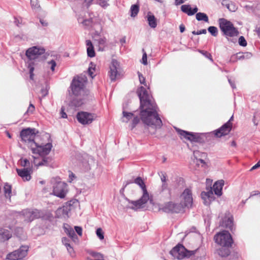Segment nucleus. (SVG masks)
I'll return each instance as SVG.
<instances>
[{
  "label": "nucleus",
  "instance_id": "nucleus-47",
  "mask_svg": "<svg viewBox=\"0 0 260 260\" xmlns=\"http://www.w3.org/2000/svg\"><path fill=\"white\" fill-rule=\"evenodd\" d=\"M48 63L50 66L51 71H54L55 67L56 66V62L54 60L52 59L51 60L48 61Z\"/></svg>",
  "mask_w": 260,
  "mask_h": 260
},
{
  "label": "nucleus",
  "instance_id": "nucleus-44",
  "mask_svg": "<svg viewBox=\"0 0 260 260\" xmlns=\"http://www.w3.org/2000/svg\"><path fill=\"white\" fill-rule=\"evenodd\" d=\"M138 77H139V79L140 83L142 84H143L144 85H146L145 78L143 76V75L139 72H138Z\"/></svg>",
  "mask_w": 260,
  "mask_h": 260
},
{
  "label": "nucleus",
  "instance_id": "nucleus-39",
  "mask_svg": "<svg viewBox=\"0 0 260 260\" xmlns=\"http://www.w3.org/2000/svg\"><path fill=\"white\" fill-rule=\"evenodd\" d=\"M35 110V107L34 105L32 104H30L25 114H26L28 115L32 114L34 113Z\"/></svg>",
  "mask_w": 260,
  "mask_h": 260
},
{
  "label": "nucleus",
  "instance_id": "nucleus-26",
  "mask_svg": "<svg viewBox=\"0 0 260 260\" xmlns=\"http://www.w3.org/2000/svg\"><path fill=\"white\" fill-rule=\"evenodd\" d=\"M222 5L225 6L230 11L235 12L237 9V5L228 0H223Z\"/></svg>",
  "mask_w": 260,
  "mask_h": 260
},
{
  "label": "nucleus",
  "instance_id": "nucleus-3",
  "mask_svg": "<svg viewBox=\"0 0 260 260\" xmlns=\"http://www.w3.org/2000/svg\"><path fill=\"white\" fill-rule=\"evenodd\" d=\"M21 217L28 222H31L36 219L41 218L44 219H48L51 216V213L45 210H39L36 209H26L23 210L21 213H18L17 215Z\"/></svg>",
  "mask_w": 260,
  "mask_h": 260
},
{
  "label": "nucleus",
  "instance_id": "nucleus-6",
  "mask_svg": "<svg viewBox=\"0 0 260 260\" xmlns=\"http://www.w3.org/2000/svg\"><path fill=\"white\" fill-rule=\"evenodd\" d=\"M45 50L42 47H39L37 46H34L28 48L26 51V55L27 57L30 60L28 63V68L29 69V73L30 75V79H34V63L31 60L37 58L40 55L44 54Z\"/></svg>",
  "mask_w": 260,
  "mask_h": 260
},
{
  "label": "nucleus",
  "instance_id": "nucleus-43",
  "mask_svg": "<svg viewBox=\"0 0 260 260\" xmlns=\"http://www.w3.org/2000/svg\"><path fill=\"white\" fill-rule=\"evenodd\" d=\"M239 44L240 46L245 47L247 45V42L243 36L240 37L238 40Z\"/></svg>",
  "mask_w": 260,
  "mask_h": 260
},
{
  "label": "nucleus",
  "instance_id": "nucleus-16",
  "mask_svg": "<svg viewBox=\"0 0 260 260\" xmlns=\"http://www.w3.org/2000/svg\"><path fill=\"white\" fill-rule=\"evenodd\" d=\"M71 202H67L62 207L59 208L56 211V216L58 218H67L69 217V214L71 210Z\"/></svg>",
  "mask_w": 260,
  "mask_h": 260
},
{
  "label": "nucleus",
  "instance_id": "nucleus-33",
  "mask_svg": "<svg viewBox=\"0 0 260 260\" xmlns=\"http://www.w3.org/2000/svg\"><path fill=\"white\" fill-rule=\"evenodd\" d=\"M123 116L126 119V120L123 119V121L125 122H128V121L132 118L134 116L133 113L131 112H127L125 111H123Z\"/></svg>",
  "mask_w": 260,
  "mask_h": 260
},
{
  "label": "nucleus",
  "instance_id": "nucleus-37",
  "mask_svg": "<svg viewBox=\"0 0 260 260\" xmlns=\"http://www.w3.org/2000/svg\"><path fill=\"white\" fill-rule=\"evenodd\" d=\"M199 52L202 54L205 57H206V58H208L209 59H210L211 61H213V60L212 59V55L211 54L209 53L208 52H207V51H205V50H199Z\"/></svg>",
  "mask_w": 260,
  "mask_h": 260
},
{
  "label": "nucleus",
  "instance_id": "nucleus-49",
  "mask_svg": "<svg viewBox=\"0 0 260 260\" xmlns=\"http://www.w3.org/2000/svg\"><path fill=\"white\" fill-rule=\"evenodd\" d=\"M20 163L22 166L26 167L28 166V165H29V162L27 159L25 158L24 159H20Z\"/></svg>",
  "mask_w": 260,
  "mask_h": 260
},
{
  "label": "nucleus",
  "instance_id": "nucleus-22",
  "mask_svg": "<svg viewBox=\"0 0 260 260\" xmlns=\"http://www.w3.org/2000/svg\"><path fill=\"white\" fill-rule=\"evenodd\" d=\"M221 225L223 226H225L226 228H229L230 230H232L233 225V218L232 216H230L229 214L228 216H225L222 219Z\"/></svg>",
  "mask_w": 260,
  "mask_h": 260
},
{
  "label": "nucleus",
  "instance_id": "nucleus-45",
  "mask_svg": "<svg viewBox=\"0 0 260 260\" xmlns=\"http://www.w3.org/2000/svg\"><path fill=\"white\" fill-rule=\"evenodd\" d=\"M159 175L160 177V180L162 183L167 182V175L165 172H161L159 173Z\"/></svg>",
  "mask_w": 260,
  "mask_h": 260
},
{
  "label": "nucleus",
  "instance_id": "nucleus-58",
  "mask_svg": "<svg viewBox=\"0 0 260 260\" xmlns=\"http://www.w3.org/2000/svg\"><path fill=\"white\" fill-rule=\"evenodd\" d=\"M40 23H41V24L42 25V26H46L48 24V23L45 20H44L43 19H40Z\"/></svg>",
  "mask_w": 260,
  "mask_h": 260
},
{
  "label": "nucleus",
  "instance_id": "nucleus-41",
  "mask_svg": "<svg viewBox=\"0 0 260 260\" xmlns=\"http://www.w3.org/2000/svg\"><path fill=\"white\" fill-rule=\"evenodd\" d=\"M78 20L79 22L82 23L84 25H89L91 23V20L90 19H82L81 18H78Z\"/></svg>",
  "mask_w": 260,
  "mask_h": 260
},
{
  "label": "nucleus",
  "instance_id": "nucleus-55",
  "mask_svg": "<svg viewBox=\"0 0 260 260\" xmlns=\"http://www.w3.org/2000/svg\"><path fill=\"white\" fill-rule=\"evenodd\" d=\"M186 0H175V4L176 6L180 5L185 2Z\"/></svg>",
  "mask_w": 260,
  "mask_h": 260
},
{
  "label": "nucleus",
  "instance_id": "nucleus-31",
  "mask_svg": "<svg viewBox=\"0 0 260 260\" xmlns=\"http://www.w3.org/2000/svg\"><path fill=\"white\" fill-rule=\"evenodd\" d=\"M98 44L99 46V50L103 51L107 46V39L106 38H101L98 40Z\"/></svg>",
  "mask_w": 260,
  "mask_h": 260
},
{
  "label": "nucleus",
  "instance_id": "nucleus-5",
  "mask_svg": "<svg viewBox=\"0 0 260 260\" xmlns=\"http://www.w3.org/2000/svg\"><path fill=\"white\" fill-rule=\"evenodd\" d=\"M224 181L219 180L217 181L213 185V187L211 188L207 191H203L201 193V198L204 201V204L208 205L214 200V196L212 191L217 196H220L222 194V190L224 185Z\"/></svg>",
  "mask_w": 260,
  "mask_h": 260
},
{
  "label": "nucleus",
  "instance_id": "nucleus-40",
  "mask_svg": "<svg viewBox=\"0 0 260 260\" xmlns=\"http://www.w3.org/2000/svg\"><path fill=\"white\" fill-rule=\"evenodd\" d=\"M96 234L100 240L104 238V232L101 228H98L96 231Z\"/></svg>",
  "mask_w": 260,
  "mask_h": 260
},
{
  "label": "nucleus",
  "instance_id": "nucleus-50",
  "mask_svg": "<svg viewBox=\"0 0 260 260\" xmlns=\"http://www.w3.org/2000/svg\"><path fill=\"white\" fill-rule=\"evenodd\" d=\"M168 183L167 182L162 183L160 190V193H161L164 190L168 189Z\"/></svg>",
  "mask_w": 260,
  "mask_h": 260
},
{
  "label": "nucleus",
  "instance_id": "nucleus-56",
  "mask_svg": "<svg viewBox=\"0 0 260 260\" xmlns=\"http://www.w3.org/2000/svg\"><path fill=\"white\" fill-rule=\"evenodd\" d=\"M61 117L63 118H67V114L64 112V110L63 108H61V111L60 112Z\"/></svg>",
  "mask_w": 260,
  "mask_h": 260
},
{
  "label": "nucleus",
  "instance_id": "nucleus-38",
  "mask_svg": "<svg viewBox=\"0 0 260 260\" xmlns=\"http://www.w3.org/2000/svg\"><path fill=\"white\" fill-rule=\"evenodd\" d=\"M6 259L8 260H16V250L8 254Z\"/></svg>",
  "mask_w": 260,
  "mask_h": 260
},
{
  "label": "nucleus",
  "instance_id": "nucleus-14",
  "mask_svg": "<svg viewBox=\"0 0 260 260\" xmlns=\"http://www.w3.org/2000/svg\"><path fill=\"white\" fill-rule=\"evenodd\" d=\"M108 76L112 81H115L120 75V63L116 59H112L109 67Z\"/></svg>",
  "mask_w": 260,
  "mask_h": 260
},
{
  "label": "nucleus",
  "instance_id": "nucleus-35",
  "mask_svg": "<svg viewBox=\"0 0 260 260\" xmlns=\"http://www.w3.org/2000/svg\"><path fill=\"white\" fill-rule=\"evenodd\" d=\"M93 0H91L90 2L88 3V6H90L91 4V2ZM98 4L103 8H106L107 7L109 4H108V2L106 0H97Z\"/></svg>",
  "mask_w": 260,
  "mask_h": 260
},
{
  "label": "nucleus",
  "instance_id": "nucleus-7",
  "mask_svg": "<svg viewBox=\"0 0 260 260\" xmlns=\"http://www.w3.org/2000/svg\"><path fill=\"white\" fill-rule=\"evenodd\" d=\"M87 79L85 75H81L75 77L72 80L71 88L72 93L75 95L80 94L85 87Z\"/></svg>",
  "mask_w": 260,
  "mask_h": 260
},
{
  "label": "nucleus",
  "instance_id": "nucleus-2",
  "mask_svg": "<svg viewBox=\"0 0 260 260\" xmlns=\"http://www.w3.org/2000/svg\"><path fill=\"white\" fill-rule=\"evenodd\" d=\"M22 141L29 148L33 154H38L42 157L41 161H38V158L34 157V164L37 166L46 165L47 160L43 157L50 152L52 144L51 142L46 144L40 143V137L35 134V129L27 128L22 130L20 133Z\"/></svg>",
  "mask_w": 260,
  "mask_h": 260
},
{
  "label": "nucleus",
  "instance_id": "nucleus-9",
  "mask_svg": "<svg viewBox=\"0 0 260 260\" xmlns=\"http://www.w3.org/2000/svg\"><path fill=\"white\" fill-rule=\"evenodd\" d=\"M196 252L197 250H188L182 245L178 244L171 250L170 253L174 257L182 259L194 255Z\"/></svg>",
  "mask_w": 260,
  "mask_h": 260
},
{
  "label": "nucleus",
  "instance_id": "nucleus-1",
  "mask_svg": "<svg viewBox=\"0 0 260 260\" xmlns=\"http://www.w3.org/2000/svg\"><path fill=\"white\" fill-rule=\"evenodd\" d=\"M140 101V117L142 122L148 125L160 128L162 121L158 114V108L152 100V97L144 87H140L137 91Z\"/></svg>",
  "mask_w": 260,
  "mask_h": 260
},
{
  "label": "nucleus",
  "instance_id": "nucleus-24",
  "mask_svg": "<svg viewBox=\"0 0 260 260\" xmlns=\"http://www.w3.org/2000/svg\"><path fill=\"white\" fill-rule=\"evenodd\" d=\"M86 45L87 47V53L88 56L93 57L95 56V53L94 50V47L92 43L90 40L86 41Z\"/></svg>",
  "mask_w": 260,
  "mask_h": 260
},
{
  "label": "nucleus",
  "instance_id": "nucleus-27",
  "mask_svg": "<svg viewBox=\"0 0 260 260\" xmlns=\"http://www.w3.org/2000/svg\"><path fill=\"white\" fill-rule=\"evenodd\" d=\"M231 247V246H221V247L217 250L218 254L222 257L228 256L230 253V248Z\"/></svg>",
  "mask_w": 260,
  "mask_h": 260
},
{
  "label": "nucleus",
  "instance_id": "nucleus-12",
  "mask_svg": "<svg viewBox=\"0 0 260 260\" xmlns=\"http://www.w3.org/2000/svg\"><path fill=\"white\" fill-rule=\"evenodd\" d=\"M97 117L96 114L85 111L78 112L76 115L78 121L83 125L91 123Z\"/></svg>",
  "mask_w": 260,
  "mask_h": 260
},
{
  "label": "nucleus",
  "instance_id": "nucleus-21",
  "mask_svg": "<svg viewBox=\"0 0 260 260\" xmlns=\"http://www.w3.org/2000/svg\"><path fill=\"white\" fill-rule=\"evenodd\" d=\"M181 10L183 13L187 14L189 16L194 15L198 11V9L197 7L192 9L189 5H182L181 7Z\"/></svg>",
  "mask_w": 260,
  "mask_h": 260
},
{
  "label": "nucleus",
  "instance_id": "nucleus-29",
  "mask_svg": "<svg viewBox=\"0 0 260 260\" xmlns=\"http://www.w3.org/2000/svg\"><path fill=\"white\" fill-rule=\"evenodd\" d=\"M139 12V6L135 4L133 5L130 9L131 16L133 17H136Z\"/></svg>",
  "mask_w": 260,
  "mask_h": 260
},
{
  "label": "nucleus",
  "instance_id": "nucleus-19",
  "mask_svg": "<svg viewBox=\"0 0 260 260\" xmlns=\"http://www.w3.org/2000/svg\"><path fill=\"white\" fill-rule=\"evenodd\" d=\"M31 169L24 168L22 170L17 169V174L21 177L24 181H28L31 179Z\"/></svg>",
  "mask_w": 260,
  "mask_h": 260
},
{
  "label": "nucleus",
  "instance_id": "nucleus-63",
  "mask_svg": "<svg viewBox=\"0 0 260 260\" xmlns=\"http://www.w3.org/2000/svg\"><path fill=\"white\" fill-rule=\"evenodd\" d=\"M231 145L233 146H236V142L234 141H233L232 142Z\"/></svg>",
  "mask_w": 260,
  "mask_h": 260
},
{
  "label": "nucleus",
  "instance_id": "nucleus-17",
  "mask_svg": "<svg viewBox=\"0 0 260 260\" xmlns=\"http://www.w3.org/2000/svg\"><path fill=\"white\" fill-rule=\"evenodd\" d=\"M176 132L180 136L181 139H185L189 140L191 142H198L199 140V137L197 134H195L193 133L188 132L185 131L180 129L179 128H176Z\"/></svg>",
  "mask_w": 260,
  "mask_h": 260
},
{
  "label": "nucleus",
  "instance_id": "nucleus-48",
  "mask_svg": "<svg viewBox=\"0 0 260 260\" xmlns=\"http://www.w3.org/2000/svg\"><path fill=\"white\" fill-rule=\"evenodd\" d=\"M30 4L33 9H37L39 7V5L37 0H30Z\"/></svg>",
  "mask_w": 260,
  "mask_h": 260
},
{
  "label": "nucleus",
  "instance_id": "nucleus-36",
  "mask_svg": "<svg viewBox=\"0 0 260 260\" xmlns=\"http://www.w3.org/2000/svg\"><path fill=\"white\" fill-rule=\"evenodd\" d=\"M208 30L214 37H216L218 35V29L215 26H209Z\"/></svg>",
  "mask_w": 260,
  "mask_h": 260
},
{
  "label": "nucleus",
  "instance_id": "nucleus-51",
  "mask_svg": "<svg viewBox=\"0 0 260 260\" xmlns=\"http://www.w3.org/2000/svg\"><path fill=\"white\" fill-rule=\"evenodd\" d=\"M75 230L76 231V232H77V233L79 235V236H82V229L81 227L80 226H75Z\"/></svg>",
  "mask_w": 260,
  "mask_h": 260
},
{
  "label": "nucleus",
  "instance_id": "nucleus-4",
  "mask_svg": "<svg viewBox=\"0 0 260 260\" xmlns=\"http://www.w3.org/2000/svg\"><path fill=\"white\" fill-rule=\"evenodd\" d=\"M132 183H135L141 187L143 191V194L140 199L137 201H132L131 202V204L134 206L132 208L133 209L137 210L144 207V205H145L149 200V196L144 181L141 177H138L134 179V181H130L127 182L126 184Z\"/></svg>",
  "mask_w": 260,
  "mask_h": 260
},
{
  "label": "nucleus",
  "instance_id": "nucleus-62",
  "mask_svg": "<svg viewBox=\"0 0 260 260\" xmlns=\"http://www.w3.org/2000/svg\"><path fill=\"white\" fill-rule=\"evenodd\" d=\"M199 153V151H193V155L195 157H197V155Z\"/></svg>",
  "mask_w": 260,
  "mask_h": 260
},
{
  "label": "nucleus",
  "instance_id": "nucleus-53",
  "mask_svg": "<svg viewBox=\"0 0 260 260\" xmlns=\"http://www.w3.org/2000/svg\"><path fill=\"white\" fill-rule=\"evenodd\" d=\"M260 167V160H259L258 161V162L256 163V164H255L254 166H253L251 169V171H252V170H254L255 169H257L258 168H259Z\"/></svg>",
  "mask_w": 260,
  "mask_h": 260
},
{
  "label": "nucleus",
  "instance_id": "nucleus-60",
  "mask_svg": "<svg viewBox=\"0 0 260 260\" xmlns=\"http://www.w3.org/2000/svg\"><path fill=\"white\" fill-rule=\"evenodd\" d=\"M229 82L233 88H235L236 87L235 84L232 82L231 79H229Z\"/></svg>",
  "mask_w": 260,
  "mask_h": 260
},
{
  "label": "nucleus",
  "instance_id": "nucleus-34",
  "mask_svg": "<svg viewBox=\"0 0 260 260\" xmlns=\"http://www.w3.org/2000/svg\"><path fill=\"white\" fill-rule=\"evenodd\" d=\"M4 192L6 197L10 198L11 193V186L8 184H6L4 186Z\"/></svg>",
  "mask_w": 260,
  "mask_h": 260
},
{
  "label": "nucleus",
  "instance_id": "nucleus-57",
  "mask_svg": "<svg viewBox=\"0 0 260 260\" xmlns=\"http://www.w3.org/2000/svg\"><path fill=\"white\" fill-rule=\"evenodd\" d=\"M93 71H94V69H92L91 68H89L88 69V74L89 75L92 77L93 78Z\"/></svg>",
  "mask_w": 260,
  "mask_h": 260
},
{
  "label": "nucleus",
  "instance_id": "nucleus-54",
  "mask_svg": "<svg viewBox=\"0 0 260 260\" xmlns=\"http://www.w3.org/2000/svg\"><path fill=\"white\" fill-rule=\"evenodd\" d=\"M207 33V30L206 29H203L197 31L196 35H201V34H206Z\"/></svg>",
  "mask_w": 260,
  "mask_h": 260
},
{
  "label": "nucleus",
  "instance_id": "nucleus-32",
  "mask_svg": "<svg viewBox=\"0 0 260 260\" xmlns=\"http://www.w3.org/2000/svg\"><path fill=\"white\" fill-rule=\"evenodd\" d=\"M68 228L64 226L65 232L69 235V236L72 239H74L75 237H76V235L73 229L70 227L69 225Z\"/></svg>",
  "mask_w": 260,
  "mask_h": 260
},
{
  "label": "nucleus",
  "instance_id": "nucleus-18",
  "mask_svg": "<svg viewBox=\"0 0 260 260\" xmlns=\"http://www.w3.org/2000/svg\"><path fill=\"white\" fill-rule=\"evenodd\" d=\"M161 210L166 213H178L182 209L181 206L179 204H175L172 202H169L164 205Z\"/></svg>",
  "mask_w": 260,
  "mask_h": 260
},
{
  "label": "nucleus",
  "instance_id": "nucleus-20",
  "mask_svg": "<svg viewBox=\"0 0 260 260\" xmlns=\"http://www.w3.org/2000/svg\"><path fill=\"white\" fill-rule=\"evenodd\" d=\"M146 18L148 25L151 28H155L156 27L157 25L156 18L151 12L147 13Z\"/></svg>",
  "mask_w": 260,
  "mask_h": 260
},
{
  "label": "nucleus",
  "instance_id": "nucleus-42",
  "mask_svg": "<svg viewBox=\"0 0 260 260\" xmlns=\"http://www.w3.org/2000/svg\"><path fill=\"white\" fill-rule=\"evenodd\" d=\"M139 121H140V119L138 116L134 117L133 119L132 123L131 124V128L133 129L137 125V124L139 122Z\"/></svg>",
  "mask_w": 260,
  "mask_h": 260
},
{
  "label": "nucleus",
  "instance_id": "nucleus-15",
  "mask_svg": "<svg viewBox=\"0 0 260 260\" xmlns=\"http://www.w3.org/2000/svg\"><path fill=\"white\" fill-rule=\"evenodd\" d=\"M233 120V116H232L229 120L224 124L221 127L214 132V135L217 137L220 138L222 136L228 135L233 127L232 121Z\"/></svg>",
  "mask_w": 260,
  "mask_h": 260
},
{
  "label": "nucleus",
  "instance_id": "nucleus-61",
  "mask_svg": "<svg viewBox=\"0 0 260 260\" xmlns=\"http://www.w3.org/2000/svg\"><path fill=\"white\" fill-rule=\"evenodd\" d=\"M125 38H123L121 39H120V42L122 44H123V43H125Z\"/></svg>",
  "mask_w": 260,
  "mask_h": 260
},
{
  "label": "nucleus",
  "instance_id": "nucleus-11",
  "mask_svg": "<svg viewBox=\"0 0 260 260\" xmlns=\"http://www.w3.org/2000/svg\"><path fill=\"white\" fill-rule=\"evenodd\" d=\"M59 178L53 179L52 182L56 180V183L53 186V194L60 198H64L68 191L67 184L59 180Z\"/></svg>",
  "mask_w": 260,
  "mask_h": 260
},
{
  "label": "nucleus",
  "instance_id": "nucleus-23",
  "mask_svg": "<svg viewBox=\"0 0 260 260\" xmlns=\"http://www.w3.org/2000/svg\"><path fill=\"white\" fill-rule=\"evenodd\" d=\"M28 247L27 246H22L17 249V260L22 259L27 254Z\"/></svg>",
  "mask_w": 260,
  "mask_h": 260
},
{
  "label": "nucleus",
  "instance_id": "nucleus-13",
  "mask_svg": "<svg viewBox=\"0 0 260 260\" xmlns=\"http://www.w3.org/2000/svg\"><path fill=\"white\" fill-rule=\"evenodd\" d=\"M181 209L183 207H190L193 202L192 191L189 188H186L180 196Z\"/></svg>",
  "mask_w": 260,
  "mask_h": 260
},
{
  "label": "nucleus",
  "instance_id": "nucleus-8",
  "mask_svg": "<svg viewBox=\"0 0 260 260\" xmlns=\"http://www.w3.org/2000/svg\"><path fill=\"white\" fill-rule=\"evenodd\" d=\"M218 22L219 27L225 36L234 37L238 35V31L231 22L224 18H220Z\"/></svg>",
  "mask_w": 260,
  "mask_h": 260
},
{
  "label": "nucleus",
  "instance_id": "nucleus-59",
  "mask_svg": "<svg viewBox=\"0 0 260 260\" xmlns=\"http://www.w3.org/2000/svg\"><path fill=\"white\" fill-rule=\"evenodd\" d=\"M179 28H180V31L181 32H183L185 29V26L183 24H181L179 26Z\"/></svg>",
  "mask_w": 260,
  "mask_h": 260
},
{
  "label": "nucleus",
  "instance_id": "nucleus-46",
  "mask_svg": "<svg viewBox=\"0 0 260 260\" xmlns=\"http://www.w3.org/2000/svg\"><path fill=\"white\" fill-rule=\"evenodd\" d=\"M143 56H142V63L144 65H146V64H147V54L144 49H143Z\"/></svg>",
  "mask_w": 260,
  "mask_h": 260
},
{
  "label": "nucleus",
  "instance_id": "nucleus-25",
  "mask_svg": "<svg viewBox=\"0 0 260 260\" xmlns=\"http://www.w3.org/2000/svg\"><path fill=\"white\" fill-rule=\"evenodd\" d=\"M11 237L9 231L8 230L0 229V242L9 240Z\"/></svg>",
  "mask_w": 260,
  "mask_h": 260
},
{
  "label": "nucleus",
  "instance_id": "nucleus-64",
  "mask_svg": "<svg viewBox=\"0 0 260 260\" xmlns=\"http://www.w3.org/2000/svg\"><path fill=\"white\" fill-rule=\"evenodd\" d=\"M7 136H8L9 138H11V136L9 132H7Z\"/></svg>",
  "mask_w": 260,
  "mask_h": 260
},
{
  "label": "nucleus",
  "instance_id": "nucleus-10",
  "mask_svg": "<svg viewBox=\"0 0 260 260\" xmlns=\"http://www.w3.org/2000/svg\"><path fill=\"white\" fill-rule=\"evenodd\" d=\"M215 242L221 246H232L233 239L230 233L226 231L216 234L214 237Z\"/></svg>",
  "mask_w": 260,
  "mask_h": 260
},
{
  "label": "nucleus",
  "instance_id": "nucleus-28",
  "mask_svg": "<svg viewBox=\"0 0 260 260\" xmlns=\"http://www.w3.org/2000/svg\"><path fill=\"white\" fill-rule=\"evenodd\" d=\"M62 243L66 246L68 251L70 253L72 256L74 255V251L73 247L71 246L69 242V240L66 237H64L62 239Z\"/></svg>",
  "mask_w": 260,
  "mask_h": 260
},
{
  "label": "nucleus",
  "instance_id": "nucleus-30",
  "mask_svg": "<svg viewBox=\"0 0 260 260\" xmlns=\"http://www.w3.org/2000/svg\"><path fill=\"white\" fill-rule=\"evenodd\" d=\"M196 19L198 21H204L206 22H209V19L208 16L204 13H197L196 14Z\"/></svg>",
  "mask_w": 260,
  "mask_h": 260
},
{
  "label": "nucleus",
  "instance_id": "nucleus-52",
  "mask_svg": "<svg viewBox=\"0 0 260 260\" xmlns=\"http://www.w3.org/2000/svg\"><path fill=\"white\" fill-rule=\"evenodd\" d=\"M69 181L70 182H72L74 179L75 178H76V176L75 175V174L72 173V172L70 171L69 172Z\"/></svg>",
  "mask_w": 260,
  "mask_h": 260
}]
</instances>
